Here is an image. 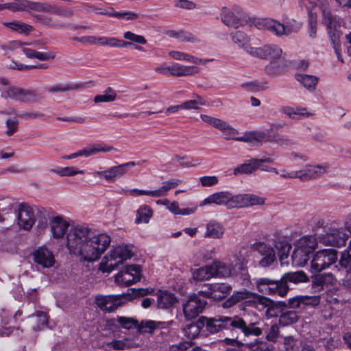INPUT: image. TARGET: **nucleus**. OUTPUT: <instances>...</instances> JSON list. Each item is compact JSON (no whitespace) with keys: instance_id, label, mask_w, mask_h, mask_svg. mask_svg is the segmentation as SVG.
Masks as SVG:
<instances>
[{"instance_id":"1","label":"nucleus","mask_w":351,"mask_h":351,"mask_svg":"<svg viewBox=\"0 0 351 351\" xmlns=\"http://www.w3.org/2000/svg\"><path fill=\"white\" fill-rule=\"evenodd\" d=\"M110 243L107 234H95L88 227L77 226L68 232L66 247L80 261L93 263L100 258Z\"/></svg>"},{"instance_id":"2","label":"nucleus","mask_w":351,"mask_h":351,"mask_svg":"<svg viewBox=\"0 0 351 351\" xmlns=\"http://www.w3.org/2000/svg\"><path fill=\"white\" fill-rule=\"evenodd\" d=\"M258 322H250L237 315L217 316L215 317H201L197 322L190 324L182 329L184 335L189 339L196 338L204 327L210 333H216L223 330L232 332H241L245 337L259 336L262 330L258 326Z\"/></svg>"},{"instance_id":"3","label":"nucleus","mask_w":351,"mask_h":351,"mask_svg":"<svg viewBox=\"0 0 351 351\" xmlns=\"http://www.w3.org/2000/svg\"><path fill=\"white\" fill-rule=\"evenodd\" d=\"M242 302L243 308H254L258 311L269 310L274 307V302L267 297L248 291H235L223 304L224 308H230Z\"/></svg>"},{"instance_id":"4","label":"nucleus","mask_w":351,"mask_h":351,"mask_svg":"<svg viewBox=\"0 0 351 351\" xmlns=\"http://www.w3.org/2000/svg\"><path fill=\"white\" fill-rule=\"evenodd\" d=\"M0 84L3 86L1 90V95L5 99L26 104L34 103L38 100V95L35 90L12 85L5 77H0Z\"/></svg>"},{"instance_id":"5","label":"nucleus","mask_w":351,"mask_h":351,"mask_svg":"<svg viewBox=\"0 0 351 351\" xmlns=\"http://www.w3.org/2000/svg\"><path fill=\"white\" fill-rule=\"evenodd\" d=\"M133 256L132 250L126 245H118L113 248L102 259L99 269L105 273H110L119 265L130 259Z\"/></svg>"},{"instance_id":"6","label":"nucleus","mask_w":351,"mask_h":351,"mask_svg":"<svg viewBox=\"0 0 351 351\" xmlns=\"http://www.w3.org/2000/svg\"><path fill=\"white\" fill-rule=\"evenodd\" d=\"M26 11L28 12H44L51 14H59V8L47 2L32 1L29 0H14L12 12Z\"/></svg>"},{"instance_id":"7","label":"nucleus","mask_w":351,"mask_h":351,"mask_svg":"<svg viewBox=\"0 0 351 351\" xmlns=\"http://www.w3.org/2000/svg\"><path fill=\"white\" fill-rule=\"evenodd\" d=\"M217 129L223 133L226 140L233 139L252 143L255 141L261 142L265 138V134L261 132H249L244 133L241 136H237L239 132L223 120L221 121Z\"/></svg>"},{"instance_id":"8","label":"nucleus","mask_w":351,"mask_h":351,"mask_svg":"<svg viewBox=\"0 0 351 351\" xmlns=\"http://www.w3.org/2000/svg\"><path fill=\"white\" fill-rule=\"evenodd\" d=\"M255 284L258 292L270 295L285 297L289 289L288 285L282 284L280 279L276 280L269 278H260L256 280Z\"/></svg>"},{"instance_id":"9","label":"nucleus","mask_w":351,"mask_h":351,"mask_svg":"<svg viewBox=\"0 0 351 351\" xmlns=\"http://www.w3.org/2000/svg\"><path fill=\"white\" fill-rule=\"evenodd\" d=\"M221 19L226 26L237 29L247 24L250 17L241 7L234 5L231 10L223 9Z\"/></svg>"},{"instance_id":"10","label":"nucleus","mask_w":351,"mask_h":351,"mask_svg":"<svg viewBox=\"0 0 351 351\" xmlns=\"http://www.w3.org/2000/svg\"><path fill=\"white\" fill-rule=\"evenodd\" d=\"M128 294L121 295H97L95 304L102 311L110 313L115 311L126 302Z\"/></svg>"},{"instance_id":"11","label":"nucleus","mask_w":351,"mask_h":351,"mask_svg":"<svg viewBox=\"0 0 351 351\" xmlns=\"http://www.w3.org/2000/svg\"><path fill=\"white\" fill-rule=\"evenodd\" d=\"M337 259V252L332 249H326L317 252L311 262L312 272L317 273L328 268L335 263Z\"/></svg>"},{"instance_id":"12","label":"nucleus","mask_w":351,"mask_h":351,"mask_svg":"<svg viewBox=\"0 0 351 351\" xmlns=\"http://www.w3.org/2000/svg\"><path fill=\"white\" fill-rule=\"evenodd\" d=\"M241 259L238 255L234 254L228 258V262L214 261L212 264L215 277L228 278L236 274L237 267L241 268Z\"/></svg>"},{"instance_id":"13","label":"nucleus","mask_w":351,"mask_h":351,"mask_svg":"<svg viewBox=\"0 0 351 351\" xmlns=\"http://www.w3.org/2000/svg\"><path fill=\"white\" fill-rule=\"evenodd\" d=\"M246 51L253 57L276 60L282 56V49L276 45H266L260 47H246Z\"/></svg>"},{"instance_id":"14","label":"nucleus","mask_w":351,"mask_h":351,"mask_svg":"<svg viewBox=\"0 0 351 351\" xmlns=\"http://www.w3.org/2000/svg\"><path fill=\"white\" fill-rule=\"evenodd\" d=\"M34 263L42 269H48L54 266L56 259L53 252L46 245L36 248L32 253Z\"/></svg>"},{"instance_id":"15","label":"nucleus","mask_w":351,"mask_h":351,"mask_svg":"<svg viewBox=\"0 0 351 351\" xmlns=\"http://www.w3.org/2000/svg\"><path fill=\"white\" fill-rule=\"evenodd\" d=\"M206 301L199 295H191L186 302L182 304L184 315L186 319H192L202 313L206 306Z\"/></svg>"},{"instance_id":"16","label":"nucleus","mask_w":351,"mask_h":351,"mask_svg":"<svg viewBox=\"0 0 351 351\" xmlns=\"http://www.w3.org/2000/svg\"><path fill=\"white\" fill-rule=\"evenodd\" d=\"M141 267L132 265L124 267L115 276V282L121 287H128L140 280Z\"/></svg>"},{"instance_id":"17","label":"nucleus","mask_w":351,"mask_h":351,"mask_svg":"<svg viewBox=\"0 0 351 351\" xmlns=\"http://www.w3.org/2000/svg\"><path fill=\"white\" fill-rule=\"evenodd\" d=\"M237 195H234L228 191H220L213 193L205 198L199 204L204 206L207 204H215L226 206L228 208H237Z\"/></svg>"},{"instance_id":"18","label":"nucleus","mask_w":351,"mask_h":351,"mask_svg":"<svg viewBox=\"0 0 351 351\" xmlns=\"http://www.w3.org/2000/svg\"><path fill=\"white\" fill-rule=\"evenodd\" d=\"M300 243L302 246H299L294 250L291 258L296 265L304 266L308 260V254L314 248V239L312 237L304 238Z\"/></svg>"},{"instance_id":"19","label":"nucleus","mask_w":351,"mask_h":351,"mask_svg":"<svg viewBox=\"0 0 351 351\" xmlns=\"http://www.w3.org/2000/svg\"><path fill=\"white\" fill-rule=\"evenodd\" d=\"M136 163L134 161L112 167L105 171H96L95 176L104 178L108 182H113L116 179L121 178L126 173L129 169L134 167Z\"/></svg>"},{"instance_id":"20","label":"nucleus","mask_w":351,"mask_h":351,"mask_svg":"<svg viewBox=\"0 0 351 351\" xmlns=\"http://www.w3.org/2000/svg\"><path fill=\"white\" fill-rule=\"evenodd\" d=\"M348 238V235L343 228L331 226L323 237V242L328 245L341 247L346 244Z\"/></svg>"},{"instance_id":"21","label":"nucleus","mask_w":351,"mask_h":351,"mask_svg":"<svg viewBox=\"0 0 351 351\" xmlns=\"http://www.w3.org/2000/svg\"><path fill=\"white\" fill-rule=\"evenodd\" d=\"M206 287V289L200 293L204 294L206 298L214 300L223 299L232 291V286L226 283L208 284Z\"/></svg>"},{"instance_id":"22","label":"nucleus","mask_w":351,"mask_h":351,"mask_svg":"<svg viewBox=\"0 0 351 351\" xmlns=\"http://www.w3.org/2000/svg\"><path fill=\"white\" fill-rule=\"evenodd\" d=\"M330 166L328 163H323L317 165H306L301 171H298L299 178L302 180L315 179L328 171Z\"/></svg>"},{"instance_id":"23","label":"nucleus","mask_w":351,"mask_h":351,"mask_svg":"<svg viewBox=\"0 0 351 351\" xmlns=\"http://www.w3.org/2000/svg\"><path fill=\"white\" fill-rule=\"evenodd\" d=\"M49 225L52 237L56 239L62 238L69 227V222L60 216L51 218Z\"/></svg>"},{"instance_id":"24","label":"nucleus","mask_w":351,"mask_h":351,"mask_svg":"<svg viewBox=\"0 0 351 351\" xmlns=\"http://www.w3.org/2000/svg\"><path fill=\"white\" fill-rule=\"evenodd\" d=\"M274 159L271 157H263L261 159H252L249 163L242 164L234 169L233 173L234 176L246 173L250 174L257 169L261 168V165L263 162L271 163Z\"/></svg>"},{"instance_id":"25","label":"nucleus","mask_w":351,"mask_h":351,"mask_svg":"<svg viewBox=\"0 0 351 351\" xmlns=\"http://www.w3.org/2000/svg\"><path fill=\"white\" fill-rule=\"evenodd\" d=\"M35 222L32 210L26 206H21L18 215V223L25 230H29Z\"/></svg>"},{"instance_id":"26","label":"nucleus","mask_w":351,"mask_h":351,"mask_svg":"<svg viewBox=\"0 0 351 351\" xmlns=\"http://www.w3.org/2000/svg\"><path fill=\"white\" fill-rule=\"evenodd\" d=\"M257 250L263 256L259 263L262 267H268L275 261L276 252L274 249L270 245L264 243H260L257 245Z\"/></svg>"},{"instance_id":"27","label":"nucleus","mask_w":351,"mask_h":351,"mask_svg":"<svg viewBox=\"0 0 351 351\" xmlns=\"http://www.w3.org/2000/svg\"><path fill=\"white\" fill-rule=\"evenodd\" d=\"M225 233V228L216 220H210L206 225L204 238L220 239L223 238Z\"/></svg>"},{"instance_id":"28","label":"nucleus","mask_w":351,"mask_h":351,"mask_svg":"<svg viewBox=\"0 0 351 351\" xmlns=\"http://www.w3.org/2000/svg\"><path fill=\"white\" fill-rule=\"evenodd\" d=\"M337 280L332 273L315 276L312 280V289L315 291H320L324 287L335 284Z\"/></svg>"},{"instance_id":"29","label":"nucleus","mask_w":351,"mask_h":351,"mask_svg":"<svg viewBox=\"0 0 351 351\" xmlns=\"http://www.w3.org/2000/svg\"><path fill=\"white\" fill-rule=\"evenodd\" d=\"M237 208H244L256 205H263L265 203L263 197L254 194L237 195Z\"/></svg>"},{"instance_id":"30","label":"nucleus","mask_w":351,"mask_h":351,"mask_svg":"<svg viewBox=\"0 0 351 351\" xmlns=\"http://www.w3.org/2000/svg\"><path fill=\"white\" fill-rule=\"evenodd\" d=\"M173 321L169 322H156L152 320H142L141 324H138L137 322V330L140 332H148L152 333L153 331L158 328H165L167 326H172Z\"/></svg>"},{"instance_id":"31","label":"nucleus","mask_w":351,"mask_h":351,"mask_svg":"<svg viewBox=\"0 0 351 351\" xmlns=\"http://www.w3.org/2000/svg\"><path fill=\"white\" fill-rule=\"evenodd\" d=\"M280 112L293 120H300L313 115V113L308 112L306 108L298 106H283L280 109Z\"/></svg>"},{"instance_id":"32","label":"nucleus","mask_w":351,"mask_h":351,"mask_svg":"<svg viewBox=\"0 0 351 351\" xmlns=\"http://www.w3.org/2000/svg\"><path fill=\"white\" fill-rule=\"evenodd\" d=\"M199 69L195 66H185L173 63L170 66L169 73L173 76H190L198 73Z\"/></svg>"},{"instance_id":"33","label":"nucleus","mask_w":351,"mask_h":351,"mask_svg":"<svg viewBox=\"0 0 351 351\" xmlns=\"http://www.w3.org/2000/svg\"><path fill=\"white\" fill-rule=\"evenodd\" d=\"M115 150L112 146L104 144H92L78 151L79 156L88 157L99 152H109Z\"/></svg>"},{"instance_id":"34","label":"nucleus","mask_w":351,"mask_h":351,"mask_svg":"<svg viewBox=\"0 0 351 351\" xmlns=\"http://www.w3.org/2000/svg\"><path fill=\"white\" fill-rule=\"evenodd\" d=\"M261 24L267 30L278 36H282L285 34V27L283 24L270 18L264 19L261 21Z\"/></svg>"},{"instance_id":"35","label":"nucleus","mask_w":351,"mask_h":351,"mask_svg":"<svg viewBox=\"0 0 351 351\" xmlns=\"http://www.w3.org/2000/svg\"><path fill=\"white\" fill-rule=\"evenodd\" d=\"M177 302L175 295L167 291H160L158 293V306L160 308H169Z\"/></svg>"},{"instance_id":"36","label":"nucleus","mask_w":351,"mask_h":351,"mask_svg":"<svg viewBox=\"0 0 351 351\" xmlns=\"http://www.w3.org/2000/svg\"><path fill=\"white\" fill-rule=\"evenodd\" d=\"M280 280L282 284L287 285V282H293L295 284L300 282H306L308 280V276L302 271H298L295 272H287L283 274Z\"/></svg>"},{"instance_id":"37","label":"nucleus","mask_w":351,"mask_h":351,"mask_svg":"<svg viewBox=\"0 0 351 351\" xmlns=\"http://www.w3.org/2000/svg\"><path fill=\"white\" fill-rule=\"evenodd\" d=\"M3 25L14 32H16L19 34H23L25 35L29 34V33L34 29L32 25L19 21L5 22L3 23Z\"/></svg>"},{"instance_id":"38","label":"nucleus","mask_w":351,"mask_h":351,"mask_svg":"<svg viewBox=\"0 0 351 351\" xmlns=\"http://www.w3.org/2000/svg\"><path fill=\"white\" fill-rule=\"evenodd\" d=\"M296 80L310 92H313L316 89L319 81L317 77L306 74L297 75Z\"/></svg>"},{"instance_id":"39","label":"nucleus","mask_w":351,"mask_h":351,"mask_svg":"<svg viewBox=\"0 0 351 351\" xmlns=\"http://www.w3.org/2000/svg\"><path fill=\"white\" fill-rule=\"evenodd\" d=\"M215 277L213 264L206 265L198 269L193 273L194 279L198 281H204L208 280L211 278Z\"/></svg>"},{"instance_id":"40","label":"nucleus","mask_w":351,"mask_h":351,"mask_svg":"<svg viewBox=\"0 0 351 351\" xmlns=\"http://www.w3.org/2000/svg\"><path fill=\"white\" fill-rule=\"evenodd\" d=\"M322 13L323 23L327 26L328 30L338 29L340 27L339 17L325 9H323Z\"/></svg>"},{"instance_id":"41","label":"nucleus","mask_w":351,"mask_h":351,"mask_svg":"<svg viewBox=\"0 0 351 351\" xmlns=\"http://www.w3.org/2000/svg\"><path fill=\"white\" fill-rule=\"evenodd\" d=\"M153 215L152 209L147 205H143L139 207V208L136 211V217L135 219V222L136 223H147L149 222L150 218Z\"/></svg>"},{"instance_id":"42","label":"nucleus","mask_w":351,"mask_h":351,"mask_svg":"<svg viewBox=\"0 0 351 351\" xmlns=\"http://www.w3.org/2000/svg\"><path fill=\"white\" fill-rule=\"evenodd\" d=\"M182 181L177 178H171L162 183V186L158 189L160 197L165 196L168 191L176 188Z\"/></svg>"},{"instance_id":"43","label":"nucleus","mask_w":351,"mask_h":351,"mask_svg":"<svg viewBox=\"0 0 351 351\" xmlns=\"http://www.w3.org/2000/svg\"><path fill=\"white\" fill-rule=\"evenodd\" d=\"M32 322L36 324L32 326V328L34 330H40L47 325V315L44 312L38 311L35 317H32Z\"/></svg>"},{"instance_id":"44","label":"nucleus","mask_w":351,"mask_h":351,"mask_svg":"<svg viewBox=\"0 0 351 351\" xmlns=\"http://www.w3.org/2000/svg\"><path fill=\"white\" fill-rule=\"evenodd\" d=\"M117 97L116 92L111 87H108L106 89L104 94L96 95L94 98V101L95 103L112 102L117 99Z\"/></svg>"},{"instance_id":"45","label":"nucleus","mask_w":351,"mask_h":351,"mask_svg":"<svg viewBox=\"0 0 351 351\" xmlns=\"http://www.w3.org/2000/svg\"><path fill=\"white\" fill-rule=\"evenodd\" d=\"M283 26L285 27V34L290 35L292 33L298 32L302 25L293 19L285 18L283 21Z\"/></svg>"},{"instance_id":"46","label":"nucleus","mask_w":351,"mask_h":351,"mask_svg":"<svg viewBox=\"0 0 351 351\" xmlns=\"http://www.w3.org/2000/svg\"><path fill=\"white\" fill-rule=\"evenodd\" d=\"M205 100L199 95H197L195 99L187 100L182 104V110H197L200 106L205 105Z\"/></svg>"},{"instance_id":"47","label":"nucleus","mask_w":351,"mask_h":351,"mask_svg":"<svg viewBox=\"0 0 351 351\" xmlns=\"http://www.w3.org/2000/svg\"><path fill=\"white\" fill-rule=\"evenodd\" d=\"M170 36L176 38L181 41L189 42V43H197L198 42L197 38L190 32L185 31L179 32H171L169 33Z\"/></svg>"},{"instance_id":"48","label":"nucleus","mask_w":351,"mask_h":351,"mask_svg":"<svg viewBox=\"0 0 351 351\" xmlns=\"http://www.w3.org/2000/svg\"><path fill=\"white\" fill-rule=\"evenodd\" d=\"M271 141L282 147H291L298 144V141L293 138L281 134L276 135Z\"/></svg>"},{"instance_id":"49","label":"nucleus","mask_w":351,"mask_h":351,"mask_svg":"<svg viewBox=\"0 0 351 351\" xmlns=\"http://www.w3.org/2000/svg\"><path fill=\"white\" fill-rule=\"evenodd\" d=\"M32 17L36 23H40L47 28H56L58 26L51 17L38 14H32Z\"/></svg>"},{"instance_id":"50","label":"nucleus","mask_w":351,"mask_h":351,"mask_svg":"<svg viewBox=\"0 0 351 351\" xmlns=\"http://www.w3.org/2000/svg\"><path fill=\"white\" fill-rule=\"evenodd\" d=\"M298 319V314L294 311H288L283 312L279 318V322L281 324L285 326L293 324Z\"/></svg>"},{"instance_id":"51","label":"nucleus","mask_w":351,"mask_h":351,"mask_svg":"<svg viewBox=\"0 0 351 351\" xmlns=\"http://www.w3.org/2000/svg\"><path fill=\"white\" fill-rule=\"evenodd\" d=\"M154 291L152 288H138V289H131L128 291L125 294H129L126 296V302L131 300L133 297H142L152 293Z\"/></svg>"},{"instance_id":"52","label":"nucleus","mask_w":351,"mask_h":351,"mask_svg":"<svg viewBox=\"0 0 351 351\" xmlns=\"http://www.w3.org/2000/svg\"><path fill=\"white\" fill-rule=\"evenodd\" d=\"M168 209L170 212L173 213L174 215H189L193 214L195 211V208H187L181 209L179 207V204L177 202H173L168 206Z\"/></svg>"},{"instance_id":"53","label":"nucleus","mask_w":351,"mask_h":351,"mask_svg":"<svg viewBox=\"0 0 351 351\" xmlns=\"http://www.w3.org/2000/svg\"><path fill=\"white\" fill-rule=\"evenodd\" d=\"M339 265L341 267L339 271L351 269V254L348 250H345L341 253Z\"/></svg>"},{"instance_id":"54","label":"nucleus","mask_w":351,"mask_h":351,"mask_svg":"<svg viewBox=\"0 0 351 351\" xmlns=\"http://www.w3.org/2000/svg\"><path fill=\"white\" fill-rule=\"evenodd\" d=\"M308 33L312 38L316 37L317 33V14L313 11H308Z\"/></svg>"},{"instance_id":"55","label":"nucleus","mask_w":351,"mask_h":351,"mask_svg":"<svg viewBox=\"0 0 351 351\" xmlns=\"http://www.w3.org/2000/svg\"><path fill=\"white\" fill-rule=\"evenodd\" d=\"M231 37L232 41L239 47H248L246 45L248 43V37L244 32L241 31H237L232 34Z\"/></svg>"},{"instance_id":"56","label":"nucleus","mask_w":351,"mask_h":351,"mask_svg":"<svg viewBox=\"0 0 351 351\" xmlns=\"http://www.w3.org/2000/svg\"><path fill=\"white\" fill-rule=\"evenodd\" d=\"M169 56L173 59L184 60L191 63L195 60L193 56L178 51H171L169 52Z\"/></svg>"},{"instance_id":"57","label":"nucleus","mask_w":351,"mask_h":351,"mask_svg":"<svg viewBox=\"0 0 351 351\" xmlns=\"http://www.w3.org/2000/svg\"><path fill=\"white\" fill-rule=\"evenodd\" d=\"M54 172L60 176H73L78 173L83 174L84 173L83 170H77L72 167H62L55 170Z\"/></svg>"},{"instance_id":"58","label":"nucleus","mask_w":351,"mask_h":351,"mask_svg":"<svg viewBox=\"0 0 351 351\" xmlns=\"http://www.w3.org/2000/svg\"><path fill=\"white\" fill-rule=\"evenodd\" d=\"M109 16L122 19L123 20H134L138 17V14L132 12H112L109 14Z\"/></svg>"},{"instance_id":"59","label":"nucleus","mask_w":351,"mask_h":351,"mask_svg":"<svg viewBox=\"0 0 351 351\" xmlns=\"http://www.w3.org/2000/svg\"><path fill=\"white\" fill-rule=\"evenodd\" d=\"M123 38L126 40L141 45H145L147 43V40L145 38L144 36L141 35L135 34L134 33L130 31H128L124 33Z\"/></svg>"},{"instance_id":"60","label":"nucleus","mask_w":351,"mask_h":351,"mask_svg":"<svg viewBox=\"0 0 351 351\" xmlns=\"http://www.w3.org/2000/svg\"><path fill=\"white\" fill-rule=\"evenodd\" d=\"M117 322L125 329H130L133 327L137 328V320L127 317H118Z\"/></svg>"},{"instance_id":"61","label":"nucleus","mask_w":351,"mask_h":351,"mask_svg":"<svg viewBox=\"0 0 351 351\" xmlns=\"http://www.w3.org/2000/svg\"><path fill=\"white\" fill-rule=\"evenodd\" d=\"M302 306H317L320 303V296L319 295H302Z\"/></svg>"},{"instance_id":"62","label":"nucleus","mask_w":351,"mask_h":351,"mask_svg":"<svg viewBox=\"0 0 351 351\" xmlns=\"http://www.w3.org/2000/svg\"><path fill=\"white\" fill-rule=\"evenodd\" d=\"M265 69L267 74L272 76L276 75L281 72L280 65L275 60L270 61Z\"/></svg>"},{"instance_id":"63","label":"nucleus","mask_w":351,"mask_h":351,"mask_svg":"<svg viewBox=\"0 0 351 351\" xmlns=\"http://www.w3.org/2000/svg\"><path fill=\"white\" fill-rule=\"evenodd\" d=\"M73 89V87L69 84H57L53 86H49L47 88V90L49 93L56 92H66Z\"/></svg>"},{"instance_id":"64","label":"nucleus","mask_w":351,"mask_h":351,"mask_svg":"<svg viewBox=\"0 0 351 351\" xmlns=\"http://www.w3.org/2000/svg\"><path fill=\"white\" fill-rule=\"evenodd\" d=\"M218 178L217 176H202L199 178V182L202 186H212L218 183Z\"/></svg>"}]
</instances>
